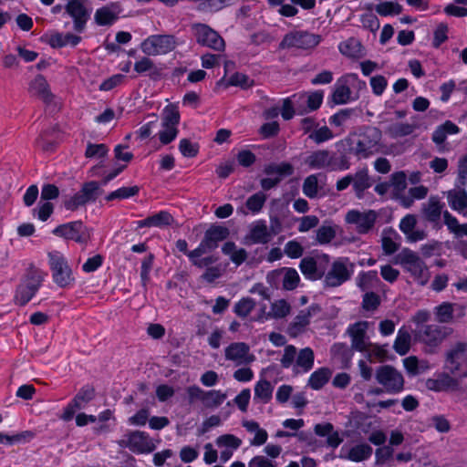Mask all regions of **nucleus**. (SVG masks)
Wrapping results in <instances>:
<instances>
[{"label":"nucleus","mask_w":467,"mask_h":467,"mask_svg":"<svg viewBox=\"0 0 467 467\" xmlns=\"http://www.w3.org/2000/svg\"><path fill=\"white\" fill-rule=\"evenodd\" d=\"M225 358L234 362L235 365H246L254 361L255 357L250 351V348L244 342H235L230 344L224 349Z\"/></svg>","instance_id":"obj_14"},{"label":"nucleus","mask_w":467,"mask_h":467,"mask_svg":"<svg viewBox=\"0 0 467 467\" xmlns=\"http://www.w3.org/2000/svg\"><path fill=\"white\" fill-rule=\"evenodd\" d=\"M215 444L220 450L221 460L226 462L241 446L242 441L233 434H224L216 439Z\"/></svg>","instance_id":"obj_24"},{"label":"nucleus","mask_w":467,"mask_h":467,"mask_svg":"<svg viewBox=\"0 0 467 467\" xmlns=\"http://www.w3.org/2000/svg\"><path fill=\"white\" fill-rule=\"evenodd\" d=\"M332 376V371L327 368H320L314 371L308 379V386L315 390L323 388Z\"/></svg>","instance_id":"obj_37"},{"label":"nucleus","mask_w":467,"mask_h":467,"mask_svg":"<svg viewBox=\"0 0 467 467\" xmlns=\"http://www.w3.org/2000/svg\"><path fill=\"white\" fill-rule=\"evenodd\" d=\"M213 249L214 248L203 238L194 250L188 253V257L193 265L199 268H204L216 261V258L213 256L202 257L203 254Z\"/></svg>","instance_id":"obj_23"},{"label":"nucleus","mask_w":467,"mask_h":467,"mask_svg":"<svg viewBox=\"0 0 467 467\" xmlns=\"http://www.w3.org/2000/svg\"><path fill=\"white\" fill-rule=\"evenodd\" d=\"M213 249L214 248L203 238L194 250L188 253V257L193 265L199 268H204L216 261V258L213 256L202 257L203 254Z\"/></svg>","instance_id":"obj_22"},{"label":"nucleus","mask_w":467,"mask_h":467,"mask_svg":"<svg viewBox=\"0 0 467 467\" xmlns=\"http://www.w3.org/2000/svg\"><path fill=\"white\" fill-rule=\"evenodd\" d=\"M80 41L81 37L72 33L63 34L56 32L50 35L47 43L53 48H61L66 46L76 47Z\"/></svg>","instance_id":"obj_31"},{"label":"nucleus","mask_w":467,"mask_h":467,"mask_svg":"<svg viewBox=\"0 0 467 467\" xmlns=\"http://www.w3.org/2000/svg\"><path fill=\"white\" fill-rule=\"evenodd\" d=\"M53 234L76 242H83L87 238L85 226L80 222H72L56 227Z\"/></svg>","instance_id":"obj_21"},{"label":"nucleus","mask_w":467,"mask_h":467,"mask_svg":"<svg viewBox=\"0 0 467 467\" xmlns=\"http://www.w3.org/2000/svg\"><path fill=\"white\" fill-rule=\"evenodd\" d=\"M328 266L329 256L326 254H315L311 256H306L299 265L302 274L309 280L321 279L325 276Z\"/></svg>","instance_id":"obj_5"},{"label":"nucleus","mask_w":467,"mask_h":467,"mask_svg":"<svg viewBox=\"0 0 467 467\" xmlns=\"http://www.w3.org/2000/svg\"><path fill=\"white\" fill-rule=\"evenodd\" d=\"M457 380L444 372L436 373L432 378L425 380L426 389L435 392L452 390L457 388Z\"/></svg>","instance_id":"obj_20"},{"label":"nucleus","mask_w":467,"mask_h":467,"mask_svg":"<svg viewBox=\"0 0 467 467\" xmlns=\"http://www.w3.org/2000/svg\"><path fill=\"white\" fill-rule=\"evenodd\" d=\"M255 306L254 299L250 297H244L240 299L234 306V313L242 317H247Z\"/></svg>","instance_id":"obj_58"},{"label":"nucleus","mask_w":467,"mask_h":467,"mask_svg":"<svg viewBox=\"0 0 467 467\" xmlns=\"http://www.w3.org/2000/svg\"><path fill=\"white\" fill-rule=\"evenodd\" d=\"M456 305L444 302L434 309L436 319L441 323H448L453 318V311Z\"/></svg>","instance_id":"obj_50"},{"label":"nucleus","mask_w":467,"mask_h":467,"mask_svg":"<svg viewBox=\"0 0 467 467\" xmlns=\"http://www.w3.org/2000/svg\"><path fill=\"white\" fill-rule=\"evenodd\" d=\"M340 53L349 58H361L365 56V48L361 42L355 38L349 37L341 42L338 46Z\"/></svg>","instance_id":"obj_30"},{"label":"nucleus","mask_w":467,"mask_h":467,"mask_svg":"<svg viewBox=\"0 0 467 467\" xmlns=\"http://www.w3.org/2000/svg\"><path fill=\"white\" fill-rule=\"evenodd\" d=\"M226 398V394L222 390H206L202 404L206 409L215 410L225 401Z\"/></svg>","instance_id":"obj_39"},{"label":"nucleus","mask_w":467,"mask_h":467,"mask_svg":"<svg viewBox=\"0 0 467 467\" xmlns=\"http://www.w3.org/2000/svg\"><path fill=\"white\" fill-rule=\"evenodd\" d=\"M400 246V236L393 230H386L382 236V248L387 254L395 253Z\"/></svg>","instance_id":"obj_44"},{"label":"nucleus","mask_w":467,"mask_h":467,"mask_svg":"<svg viewBox=\"0 0 467 467\" xmlns=\"http://www.w3.org/2000/svg\"><path fill=\"white\" fill-rule=\"evenodd\" d=\"M266 201V195L263 192H257L250 196L246 201V208L253 214L258 213Z\"/></svg>","instance_id":"obj_56"},{"label":"nucleus","mask_w":467,"mask_h":467,"mask_svg":"<svg viewBox=\"0 0 467 467\" xmlns=\"http://www.w3.org/2000/svg\"><path fill=\"white\" fill-rule=\"evenodd\" d=\"M85 0H69L66 6V13L73 19V28L77 33H82L89 18V13L84 5Z\"/></svg>","instance_id":"obj_13"},{"label":"nucleus","mask_w":467,"mask_h":467,"mask_svg":"<svg viewBox=\"0 0 467 467\" xmlns=\"http://www.w3.org/2000/svg\"><path fill=\"white\" fill-rule=\"evenodd\" d=\"M273 393V387L266 379H260L254 387V400L261 403H267Z\"/></svg>","instance_id":"obj_42"},{"label":"nucleus","mask_w":467,"mask_h":467,"mask_svg":"<svg viewBox=\"0 0 467 467\" xmlns=\"http://www.w3.org/2000/svg\"><path fill=\"white\" fill-rule=\"evenodd\" d=\"M222 251L224 254L228 255L232 262L236 265L243 264L247 257L245 250L243 248H238L232 242L225 243L222 247Z\"/></svg>","instance_id":"obj_41"},{"label":"nucleus","mask_w":467,"mask_h":467,"mask_svg":"<svg viewBox=\"0 0 467 467\" xmlns=\"http://www.w3.org/2000/svg\"><path fill=\"white\" fill-rule=\"evenodd\" d=\"M424 334L429 343H437L446 337V332L437 326H427Z\"/></svg>","instance_id":"obj_60"},{"label":"nucleus","mask_w":467,"mask_h":467,"mask_svg":"<svg viewBox=\"0 0 467 467\" xmlns=\"http://www.w3.org/2000/svg\"><path fill=\"white\" fill-rule=\"evenodd\" d=\"M180 119L181 116L177 105L169 104L164 107L161 113V124H170L178 127Z\"/></svg>","instance_id":"obj_48"},{"label":"nucleus","mask_w":467,"mask_h":467,"mask_svg":"<svg viewBox=\"0 0 467 467\" xmlns=\"http://www.w3.org/2000/svg\"><path fill=\"white\" fill-rule=\"evenodd\" d=\"M376 379L389 393H399L404 389L402 374L389 365L381 366L377 369Z\"/></svg>","instance_id":"obj_7"},{"label":"nucleus","mask_w":467,"mask_h":467,"mask_svg":"<svg viewBox=\"0 0 467 467\" xmlns=\"http://www.w3.org/2000/svg\"><path fill=\"white\" fill-rule=\"evenodd\" d=\"M192 36L202 47H209L214 51H223L225 42L220 34L210 26L202 23H194L190 26Z\"/></svg>","instance_id":"obj_2"},{"label":"nucleus","mask_w":467,"mask_h":467,"mask_svg":"<svg viewBox=\"0 0 467 467\" xmlns=\"http://www.w3.org/2000/svg\"><path fill=\"white\" fill-rule=\"evenodd\" d=\"M321 41V36L307 31H292L283 37L279 44V48L289 49H312Z\"/></svg>","instance_id":"obj_4"},{"label":"nucleus","mask_w":467,"mask_h":467,"mask_svg":"<svg viewBox=\"0 0 467 467\" xmlns=\"http://www.w3.org/2000/svg\"><path fill=\"white\" fill-rule=\"evenodd\" d=\"M318 192V181L316 175L308 176L303 185V192L309 198L317 196Z\"/></svg>","instance_id":"obj_62"},{"label":"nucleus","mask_w":467,"mask_h":467,"mask_svg":"<svg viewBox=\"0 0 467 467\" xmlns=\"http://www.w3.org/2000/svg\"><path fill=\"white\" fill-rule=\"evenodd\" d=\"M123 442L135 453L149 454L156 449L159 441H154L143 431H132Z\"/></svg>","instance_id":"obj_11"},{"label":"nucleus","mask_w":467,"mask_h":467,"mask_svg":"<svg viewBox=\"0 0 467 467\" xmlns=\"http://www.w3.org/2000/svg\"><path fill=\"white\" fill-rule=\"evenodd\" d=\"M303 99L302 96H293L292 98H287L283 100L282 108L280 109L281 116L284 119H290L294 117L295 108L301 106V102L299 101Z\"/></svg>","instance_id":"obj_49"},{"label":"nucleus","mask_w":467,"mask_h":467,"mask_svg":"<svg viewBox=\"0 0 467 467\" xmlns=\"http://www.w3.org/2000/svg\"><path fill=\"white\" fill-rule=\"evenodd\" d=\"M314 358V352L310 348L301 349L297 354L294 371L296 373H306L313 368Z\"/></svg>","instance_id":"obj_34"},{"label":"nucleus","mask_w":467,"mask_h":467,"mask_svg":"<svg viewBox=\"0 0 467 467\" xmlns=\"http://www.w3.org/2000/svg\"><path fill=\"white\" fill-rule=\"evenodd\" d=\"M179 150L183 157L193 158L199 152V144L189 139H182L179 142Z\"/></svg>","instance_id":"obj_57"},{"label":"nucleus","mask_w":467,"mask_h":467,"mask_svg":"<svg viewBox=\"0 0 467 467\" xmlns=\"http://www.w3.org/2000/svg\"><path fill=\"white\" fill-rule=\"evenodd\" d=\"M360 20L362 26L373 33H376L379 28V20L377 16L372 13L363 14Z\"/></svg>","instance_id":"obj_64"},{"label":"nucleus","mask_w":467,"mask_h":467,"mask_svg":"<svg viewBox=\"0 0 467 467\" xmlns=\"http://www.w3.org/2000/svg\"><path fill=\"white\" fill-rule=\"evenodd\" d=\"M377 217L378 214L375 211L361 212L353 209L347 213L345 221L347 223L354 225L358 233L366 234L373 227Z\"/></svg>","instance_id":"obj_12"},{"label":"nucleus","mask_w":467,"mask_h":467,"mask_svg":"<svg viewBox=\"0 0 467 467\" xmlns=\"http://www.w3.org/2000/svg\"><path fill=\"white\" fill-rule=\"evenodd\" d=\"M243 426L245 430L254 434V438L250 441L252 445L261 446L267 441L268 435L266 431L260 428L259 424L254 420H245L243 422Z\"/></svg>","instance_id":"obj_36"},{"label":"nucleus","mask_w":467,"mask_h":467,"mask_svg":"<svg viewBox=\"0 0 467 467\" xmlns=\"http://www.w3.org/2000/svg\"><path fill=\"white\" fill-rule=\"evenodd\" d=\"M353 186L357 192L358 197H361L360 193L371 186V182L367 170H361L352 178Z\"/></svg>","instance_id":"obj_51"},{"label":"nucleus","mask_w":467,"mask_h":467,"mask_svg":"<svg viewBox=\"0 0 467 467\" xmlns=\"http://www.w3.org/2000/svg\"><path fill=\"white\" fill-rule=\"evenodd\" d=\"M120 12L121 6L119 3H110L98 9L95 13L94 19L99 26H110L118 19Z\"/></svg>","instance_id":"obj_25"},{"label":"nucleus","mask_w":467,"mask_h":467,"mask_svg":"<svg viewBox=\"0 0 467 467\" xmlns=\"http://www.w3.org/2000/svg\"><path fill=\"white\" fill-rule=\"evenodd\" d=\"M447 199L450 207L462 214H466L467 211V192L462 190H451L447 192Z\"/></svg>","instance_id":"obj_32"},{"label":"nucleus","mask_w":467,"mask_h":467,"mask_svg":"<svg viewBox=\"0 0 467 467\" xmlns=\"http://www.w3.org/2000/svg\"><path fill=\"white\" fill-rule=\"evenodd\" d=\"M318 311L317 306H310L306 310L300 311L296 317H295L294 321L291 323L288 331L289 334L292 337H296L300 333H302L306 327L308 326L310 322V318L314 314H316Z\"/></svg>","instance_id":"obj_28"},{"label":"nucleus","mask_w":467,"mask_h":467,"mask_svg":"<svg viewBox=\"0 0 467 467\" xmlns=\"http://www.w3.org/2000/svg\"><path fill=\"white\" fill-rule=\"evenodd\" d=\"M48 263L54 282L60 287L70 285L74 282L71 268L65 256L57 251L48 253Z\"/></svg>","instance_id":"obj_3"},{"label":"nucleus","mask_w":467,"mask_h":467,"mask_svg":"<svg viewBox=\"0 0 467 467\" xmlns=\"http://www.w3.org/2000/svg\"><path fill=\"white\" fill-rule=\"evenodd\" d=\"M94 397V389L89 386H85L78 392L75 398L72 400L70 403L65 407L63 413L61 415V419L63 420L68 421L72 420L74 414L77 410L84 409L87 404L93 399Z\"/></svg>","instance_id":"obj_15"},{"label":"nucleus","mask_w":467,"mask_h":467,"mask_svg":"<svg viewBox=\"0 0 467 467\" xmlns=\"http://www.w3.org/2000/svg\"><path fill=\"white\" fill-rule=\"evenodd\" d=\"M353 273V265L347 258H338L333 262L331 268L325 275L327 286H338L346 282Z\"/></svg>","instance_id":"obj_9"},{"label":"nucleus","mask_w":467,"mask_h":467,"mask_svg":"<svg viewBox=\"0 0 467 467\" xmlns=\"http://www.w3.org/2000/svg\"><path fill=\"white\" fill-rule=\"evenodd\" d=\"M172 216L164 211L155 213L144 220L138 222L140 227H163L171 224Z\"/></svg>","instance_id":"obj_35"},{"label":"nucleus","mask_w":467,"mask_h":467,"mask_svg":"<svg viewBox=\"0 0 467 467\" xmlns=\"http://www.w3.org/2000/svg\"><path fill=\"white\" fill-rule=\"evenodd\" d=\"M379 133L375 129L368 130V134L361 136L357 141L356 151L362 157H368L379 150Z\"/></svg>","instance_id":"obj_19"},{"label":"nucleus","mask_w":467,"mask_h":467,"mask_svg":"<svg viewBox=\"0 0 467 467\" xmlns=\"http://www.w3.org/2000/svg\"><path fill=\"white\" fill-rule=\"evenodd\" d=\"M43 276L39 273H34L28 275L17 287L15 302L17 305L25 306L36 295L41 286Z\"/></svg>","instance_id":"obj_10"},{"label":"nucleus","mask_w":467,"mask_h":467,"mask_svg":"<svg viewBox=\"0 0 467 467\" xmlns=\"http://www.w3.org/2000/svg\"><path fill=\"white\" fill-rule=\"evenodd\" d=\"M249 240L254 244H265L269 240V233L265 222L254 223L250 229Z\"/></svg>","instance_id":"obj_40"},{"label":"nucleus","mask_w":467,"mask_h":467,"mask_svg":"<svg viewBox=\"0 0 467 467\" xmlns=\"http://www.w3.org/2000/svg\"><path fill=\"white\" fill-rule=\"evenodd\" d=\"M293 167L286 162L279 164H271L265 168V173L268 175L261 181V186L265 190H269L276 185L284 177L291 175Z\"/></svg>","instance_id":"obj_17"},{"label":"nucleus","mask_w":467,"mask_h":467,"mask_svg":"<svg viewBox=\"0 0 467 467\" xmlns=\"http://www.w3.org/2000/svg\"><path fill=\"white\" fill-rule=\"evenodd\" d=\"M446 368L455 378L467 377V344L458 342L448 353Z\"/></svg>","instance_id":"obj_6"},{"label":"nucleus","mask_w":467,"mask_h":467,"mask_svg":"<svg viewBox=\"0 0 467 467\" xmlns=\"http://www.w3.org/2000/svg\"><path fill=\"white\" fill-rule=\"evenodd\" d=\"M410 341L411 337L410 332L402 327L398 331L393 348L398 354L403 356L409 352Z\"/></svg>","instance_id":"obj_43"},{"label":"nucleus","mask_w":467,"mask_h":467,"mask_svg":"<svg viewBox=\"0 0 467 467\" xmlns=\"http://www.w3.org/2000/svg\"><path fill=\"white\" fill-rule=\"evenodd\" d=\"M417 219L413 214H407L400 222V230L410 242L421 241L426 237L423 230L415 229Z\"/></svg>","instance_id":"obj_26"},{"label":"nucleus","mask_w":467,"mask_h":467,"mask_svg":"<svg viewBox=\"0 0 467 467\" xmlns=\"http://www.w3.org/2000/svg\"><path fill=\"white\" fill-rule=\"evenodd\" d=\"M178 127L170 124H161L158 136L161 144L166 145L174 140L178 135Z\"/></svg>","instance_id":"obj_55"},{"label":"nucleus","mask_w":467,"mask_h":467,"mask_svg":"<svg viewBox=\"0 0 467 467\" xmlns=\"http://www.w3.org/2000/svg\"><path fill=\"white\" fill-rule=\"evenodd\" d=\"M31 431H23L14 435L4 434L0 432V444L14 445L32 439Z\"/></svg>","instance_id":"obj_54"},{"label":"nucleus","mask_w":467,"mask_h":467,"mask_svg":"<svg viewBox=\"0 0 467 467\" xmlns=\"http://www.w3.org/2000/svg\"><path fill=\"white\" fill-rule=\"evenodd\" d=\"M442 205L437 198L431 197L424 208L426 218L431 222H436L440 219Z\"/></svg>","instance_id":"obj_52"},{"label":"nucleus","mask_w":467,"mask_h":467,"mask_svg":"<svg viewBox=\"0 0 467 467\" xmlns=\"http://www.w3.org/2000/svg\"><path fill=\"white\" fill-rule=\"evenodd\" d=\"M229 231L223 226H213L205 233L204 239L215 249L220 241L227 238Z\"/></svg>","instance_id":"obj_45"},{"label":"nucleus","mask_w":467,"mask_h":467,"mask_svg":"<svg viewBox=\"0 0 467 467\" xmlns=\"http://www.w3.org/2000/svg\"><path fill=\"white\" fill-rule=\"evenodd\" d=\"M358 97V89H334L332 94V99L336 104H346Z\"/></svg>","instance_id":"obj_53"},{"label":"nucleus","mask_w":467,"mask_h":467,"mask_svg":"<svg viewBox=\"0 0 467 467\" xmlns=\"http://www.w3.org/2000/svg\"><path fill=\"white\" fill-rule=\"evenodd\" d=\"M406 174L402 171L396 172L392 175L390 182H389V188L392 192H399L403 191L407 186Z\"/></svg>","instance_id":"obj_63"},{"label":"nucleus","mask_w":467,"mask_h":467,"mask_svg":"<svg viewBox=\"0 0 467 467\" xmlns=\"http://www.w3.org/2000/svg\"><path fill=\"white\" fill-rule=\"evenodd\" d=\"M375 11L381 16L400 15L403 11V7L398 2L386 1L378 4Z\"/></svg>","instance_id":"obj_47"},{"label":"nucleus","mask_w":467,"mask_h":467,"mask_svg":"<svg viewBox=\"0 0 467 467\" xmlns=\"http://www.w3.org/2000/svg\"><path fill=\"white\" fill-rule=\"evenodd\" d=\"M176 47V40L172 35H154L149 36L141 44L142 51L148 56L166 54Z\"/></svg>","instance_id":"obj_8"},{"label":"nucleus","mask_w":467,"mask_h":467,"mask_svg":"<svg viewBox=\"0 0 467 467\" xmlns=\"http://www.w3.org/2000/svg\"><path fill=\"white\" fill-rule=\"evenodd\" d=\"M372 448L365 443L358 444L353 447L344 445L340 450V457L351 462H362L370 457Z\"/></svg>","instance_id":"obj_27"},{"label":"nucleus","mask_w":467,"mask_h":467,"mask_svg":"<svg viewBox=\"0 0 467 467\" xmlns=\"http://www.w3.org/2000/svg\"><path fill=\"white\" fill-rule=\"evenodd\" d=\"M291 311L290 304L285 299L275 300L271 304L269 312H263L258 316L257 321L264 322L271 318L278 319L285 317Z\"/></svg>","instance_id":"obj_29"},{"label":"nucleus","mask_w":467,"mask_h":467,"mask_svg":"<svg viewBox=\"0 0 467 467\" xmlns=\"http://www.w3.org/2000/svg\"><path fill=\"white\" fill-rule=\"evenodd\" d=\"M331 157L327 151L319 150L312 153L306 159V163L312 169H322L330 164Z\"/></svg>","instance_id":"obj_46"},{"label":"nucleus","mask_w":467,"mask_h":467,"mask_svg":"<svg viewBox=\"0 0 467 467\" xmlns=\"http://www.w3.org/2000/svg\"><path fill=\"white\" fill-rule=\"evenodd\" d=\"M459 127L453 122L447 120L443 124L437 127L432 134V140L436 144L444 142L448 135H454L459 133Z\"/></svg>","instance_id":"obj_38"},{"label":"nucleus","mask_w":467,"mask_h":467,"mask_svg":"<svg viewBox=\"0 0 467 467\" xmlns=\"http://www.w3.org/2000/svg\"><path fill=\"white\" fill-rule=\"evenodd\" d=\"M279 279H282L283 288L285 290L295 289L300 281L298 273L294 268H282L274 270L267 274L266 280L271 285H276Z\"/></svg>","instance_id":"obj_16"},{"label":"nucleus","mask_w":467,"mask_h":467,"mask_svg":"<svg viewBox=\"0 0 467 467\" xmlns=\"http://www.w3.org/2000/svg\"><path fill=\"white\" fill-rule=\"evenodd\" d=\"M369 327V323L367 321H359L351 325L348 328V332L351 338V346L354 349L359 352L368 350L369 346L368 337L367 331Z\"/></svg>","instance_id":"obj_18"},{"label":"nucleus","mask_w":467,"mask_h":467,"mask_svg":"<svg viewBox=\"0 0 467 467\" xmlns=\"http://www.w3.org/2000/svg\"><path fill=\"white\" fill-rule=\"evenodd\" d=\"M376 463L377 464H388L389 466L392 465L393 461V450L389 446H383L377 449L376 453Z\"/></svg>","instance_id":"obj_59"},{"label":"nucleus","mask_w":467,"mask_h":467,"mask_svg":"<svg viewBox=\"0 0 467 467\" xmlns=\"http://www.w3.org/2000/svg\"><path fill=\"white\" fill-rule=\"evenodd\" d=\"M99 190V185L96 182H89L84 184L81 190V200L79 202H86L96 197Z\"/></svg>","instance_id":"obj_61"},{"label":"nucleus","mask_w":467,"mask_h":467,"mask_svg":"<svg viewBox=\"0 0 467 467\" xmlns=\"http://www.w3.org/2000/svg\"><path fill=\"white\" fill-rule=\"evenodd\" d=\"M403 366L407 374L410 377L424 373L431 368V364L425 359H419L410 356L403 359Z\"/></svg>","instance_id":"obj_33"},{"label":"nucleus","mask_w":467,"mask_h":467,"mask_svg":"<svg viewBox=\"0 0 467 467\" xmlns=\"http://www.w3.org/2000/svg\"><path fill=\"white\" fill-rule=\"evenodd\" d=\"M396 260L405 271L410 274L417 284L425 285L429 282L431 276L430 271L425 263L415 252L410 249H403L397 255Z\"/></svg>","instance_id":"obj_1"}]
</instances>
